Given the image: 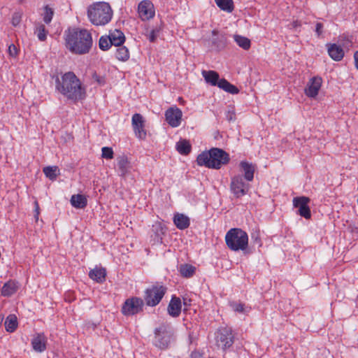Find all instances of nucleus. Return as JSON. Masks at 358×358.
<instances>
[{"label": "nucleus", "mask_w": 358, "mask_h": 358, "mask_svg": "<svg viewBox=\"0 0 358 358\" xmlns=\"http://www.w3.org/2000/svg\"><path fill=\"white\" fill-rule=\"evenodd\" d=\"M55 90L73 102L85 99L87 95L85 87L72 71L55 77Z\"/></svg>", "instance_id": "f257e3e1"}, {"label": "nucleus", "mask_w": 358, "mask_h": 358, "mask_svg": "<svg viewBox=\"0 0 358 358\" xmlns=\"http://www.w3.org/2000/svg\"><path fill=\"white\" fill-rule=\"evenodd\" d=\"M68 50L76 55L87 54L93 44L91 33L85 29H73L66 37Z\"/></svg>", "instance_id": "f03ea898"}, {"label": "nucleus", "mask_w": 358, "mask_h": 358, "mask_svg": "<svg viewBox=\"0 0 358 358\" xmlns=\"http://www.w3.org/2000/svg\"><path fill=\"white\" fill-rule=\"evenodd\" d=\"M229 161V155L224 150L217 148L201 152L196 159L199 166L215 169H219L222 165L227 164Z\"/></svg>", "instance_id": "7ed1b4c3"}, {"label": "nucleus", "mask_w": 358, "mask_h": 358, "mask_svg": "<svg viewBox=\"0 0 358 358\" xmlns=\"http://www.w3.org/2000/svg\"><path fill=\"white\" fill-rule=\"evenodd\" d=\"M87 17L94 25L103 26L111 20L113 10L108 3L96 2L87 8Z\"/></svg>", "instance_id": "20e7f679"}, {"label": "nucleus", "mask_w": 358, "mask_h": 358, "mask_svg": "<svg viewBox=\"0 0 358 358\" xmlns=\"http://www.w3.org/2000/svg\"><path fill=\"white\" fill-rule=\"evenodd\" d=\"M227 247L232 251L245 250L248 245V236L239 228H233L225 236Z\"/></svg>", "instance_id": "39448f33"}, {"label": "nucleus", "mask_w": 358, "mask_h": 358, "mask_svg": "<svg viewBox=\"0 0 358 358\" xmlns=\"http://www.w3.org/2000/svg\"><path fill=\"white\" fill-rule=\"evenodd\" d=\"M173 332L171 328L167 325L162 324L155 330L154 344L160 349L168 348Z\"/></svg>", "instance_id": "423d86ee"}, {"label": "nucleus", "mask_w": 358, "mask_h": 358, "mask_svg": "<svg viewBox=\"0 0 358 358\" xmlns=\"http://www.w3.org/2000/svg\"><path fill=\"white\" fill-rule=\"evenodd\" d=\"M166 287L162 285H153L145 292L144 300L149 306H157L166 293Z\"/></svg>", "instance_id": "0eeeda50"}, {"label": "nucleus", "mask_w": 358, "mask_h": 358, "mask_svg": "<svg viewBox=\"0 0 358 358\" xmlns=\"http://www.w3.org/2000/svg\"><path fill=\"white\" fill-rule=\"evenodd\" d=\"M250 184L244 182L241 175L231 178L230 189L236 198L246 195L250 189Z\"/></svg>", "instance_id": "6e6552de"}, {"label": "nucleus", "mask_w": 358, "mask_h": 358, "mask_svg": "<svg viewBox=\"0 0 358 358\" xmlns=\"http://www.w3.org/2000/svg\"><path fill=\"white\" fill-rule=\"evenodd\" d=\"M143 301L141 298L132 297L127 299L122 307V313L125 316L136 315L143 310Z\"/></svg>", "instance_id": "1a4fd4ad"}, {"label": "nucleus", "mask_w": 358, "mask_h": 358, "mask_svg": "<svg viewBox=\"0 0 358 358\" xmlns=\"http://www.w3.org/2000/svg\"><path fill=\"white\" fill-rule=\"evenodd\" d=\"M182 117V110L177 106H172L165 112V119L171 127H178L181 124Z\"/></svg>", "instance_id": "9d476101"}, {"label": "nucleus", "mask_w": 358, "mask_h": 358, "mask_svg": "<svg viewBox=\"0 0 358 358\" xmlns=\"http://www.w3.org/2000/svg\"><path fill=\"white\" fill-rule=\"evenodd\" d=\"M309 202L310 199L306 196L294 197L293 199V205L295 208H299V214L306 219H309L311 217L310 210L308 207Z\"/></svg>", "instance_id": "9b49d317"}, {"label": "nucleus", "mask_w": 358, "mask_h": 358, "mask_svg": "<svg viewBox=\"0 0 358 358\" xmlns=\"http://www.w3.org/2000/svg\"><path fill=\"white\" fill-rule=\"evenodd\" d=\"M138 13L140 18L143 21L152 18L155 16V8L152 3L149 0L141 1L138 6Z\"/></svg>", "instance_id": "f8f14e48"}, {"label": "nucleus", "mask_w": 358, "mask_h": 358, "mask_svg": "<svg viewBox=\"0 0 358 358\" xmlns=\"http://www.w3.org/2000/svg\"><path fill=\"white\" fill-rule=\"evenodd\" d=\"M322 79L320 76H314L311 78L307 83L304 90L305 94L307 96L315 98L317 96L319 91L321 88Z\"/></svg>", "instance_id": "ddd939ff"}, {"label": "nucleus", "mask_w": 358, "mask_h": 358, "mask_svg": "<svg viewBox=\"0 0 358 358\" xmlns=\"http://www.w3.org/2000/svg\"><path fill=\"white\" fill-rule=\"evenodd\" d=\"M131 122L136 136L140 139L145 138L146 136V131L145 129V122L143 116L139 113H135L132 116Z\"/></svg>", "instance_id": "4468645a"}, {"label": "nucleus", "mask_w": 358, "mask_h": 358, "mask_svg": "<svg viewBox=\"0 0 358 358\" xmlns=\"http://www.w3.org/2000/svg\"><path fill=\"white\" fill-rule=\"evenodd\" d=\"M217 342L223 349L229 348L234 343V336L231 329L222 328L219 331Z\"/></svg>", "instance_id": "2eb2a0df"}, {"label": "nucleus", "mask_w": 358, "mask_h": 358, "mask_svg": "<svg viewBox=\"0 0 358 358\" xmlns=\"http://www.w3.org/2000/svg\"><path fill=\"white\" fill-rule=\"evenodd\" d=\"M47 338L43 333H38L34 336L31 340V346L36 352H43L46 350Z\"/></svg>", "instance_id": "dca6fc26"}, {"label": "nucleus", "mask_w": 358, "mask_h": 358, "mask_svg": "<svg viewBox=\"0 0 358 358\" xmlns=\"http://www.w3.org/2000/svg\"><path fill=\"white\" fill-rule=\"evenodd\" d=\"M117 164L118 167L119 175L122 178H125L131 169L130 162L127 156L125 155L118 156L117 157Z\"/></svg>", "instance_id": "f3484780"}, {"label": "nucleus", "mask_w": 358, "mask_h": 358, "mask_svg": "<svg viewBox=\"0 0 358 358\" xmlns=\"http://www.w3.org/2000/svg\"><path fill=\"white\" fill-rule=\"evenodd\" d=\"M181 300L180 298L173 296L167 308L168 313L173 317H177L181 313Z\"/></svg>", "instance_id": "a211bd4d"}, {"label": "nucleus", "mask_w": 358, "mask_h": 358, "mask_svg": "<svg viewBox=\"0 0 358 358\" xmlns=\"http://www.w3.org/2000/svg\"><path fill=\"white\" fill-rule=\"evenodd\" d=\"M328 53L330 57L335 61H341L344 57V50L335 43L328 44Z\"/></svg>", "instance_id": "6ab92c4d"}, {"label": "nucleus", "mask_w": 358, "mask_h": 358, "mask_svg": "<svg viewBox=\"0 0 358 358\" xmlns=\"http://www.w3.org/2000/svg\"><path fill=\"white\" fill-rule=\"evenodd\" d=\"M173 220L176 227L180 230L188 228L190 224L189 218L182 213L175 214Z\"/></svg>", "instance_id": "aec40b11"}, {"label": "nucleus", "mask_w": 358, "mask_h": 358, "mask_svg": "<svg viewBox=\"0 0 358 358\" xmlns=\"http://www.w3.org/2000/svg\"><path fill=\"white\" fill-rule=\"evenodd\" d=\"M240 167L244 174V178L248 182L252 181L254 178L255 166L251 163L241 162Z\"/></svg>", "instance_id": "412c9836"}, {"label": "nucleus", "mask_w": 358, "mask_h": 358, "mask_svg": "<svg viewBox=\"0 0 358 358\" xmlns=\"http://www.w3.org/2000/svg\"><path fill=\"white\" fill-rule=\"evenodd\" d=\"M89 276L92 280L101 283L106 280V271L102 267H95L90 271Z\"/></svg>", "instance_id": "4be33fe9"}, {"label": "nucleus", "mask_w": 358, "mask_h": 358, "mask_svg": "<svg viewBox=\"0 0 358 358\" xmlns=\"http://www.w3.org/2000/svg\"><path fill=\"white\" fill-rule=\"evenodd\" d=\"M111 41L112 45L120 46L122 45L125 41V36L122 31L118 29L110 31L108 36Z\"/></svg>", "instance_id": "5701e85b"}, {"label": "nucleus", "mask_w": 358, "mask_h": 358, "mask_svg": "<svg viewBox=\"0 0 358 358\" xmlns=\"http://www.w3.org/2000/svg\"><path fill=\"white\" fill-rule=\"evenodd\" d=\"M18 283L15 280H9L6 282L1 289V295L3 296H10L18 289Z\"/></svg>", "instance_id": "b1692460"}, {"label": "nucleus", "mask_w": 358, "mask_h": 358, "mask_svg": "<svg viewBox=\"0 0 358 358\" xmlns=\"http://www.w3.org/2000/svg\"><path fill=\"white\" fill-rule=\"evenodd\" d=\"M71 205L76 208H84L87 204V200L83 194H74L71 198Z\"/></svg>", "instance_id": "393cba45"}, {"label": "nucleus", "mask_w": 358, "mask_h": 358, "mask_svg": "<svg viewBox=\"0 0 358 358\" xmlns=\"http://www.w3.org/2000/svg\"><path fill=\"white\" fill-rule=\"evenodd\" d=\"M217 86L225 92L232 94H236L239 92L238 89L236 86L231 84L224 78L220 79Z\"/></svg>", "instance_id": "a878e982"}, {"label": "nucleus", "mask_w": 358, "mask_h": 358, "mask_svg": "<svg viewBox=\"0 0 358 358\" xmlns=\"http://www.w3.org/2000/svg\"><path fill=\"white\" fill-rule=\"evenodd\" d=\"M202 75L206 81L210 83L213 86H216L220 80L219 74L214 71H203Z\"/></svg>", "instance_id": "bb28decb"}, {"label": "nucleus", "mask_w": 358, "mask_h": 358, "mask_svg": "<svg viewBox=\"0 0 358 358\" xmlns=\"http://www.w3.org/2000/svg\"><path fill=\"white\" fill-rule=\"evenodd\" d=\"M152 231L155 233L156 237L158 239V241H162V236L165 234L166 231V227L164 224H163L160 222H156L152 227Z\"/></svg>", "instance_id": "cd10ccee"}, {"label": "nucleus", "mask_w": 358, "mask_h": 358, "mask_svg": "<svg viewBox=\"0 0 358 358\" xmlns=\"http://www.w3.org/2000/svg\"><path fill=\"white\" fill-rule=\"evenodd\" d=\"M5 328L8 332H13L17 327V317L15 315H9L5 321Z\"/></svg>", "instance_id": "c85d7f7f"}, {"label": "nucleus", "mask_w": 358, "mask_h": 358, "mask_svg": "<svg viewBox=\"0 0 358 358\" xmlns=\"http://www.w3.org/2000/svg\"><path fill=\"white\" fill-rule=\"evenodd\" d=\"M217 6L222 10L231 13L234 9L233 0H215Z\"/></svg>", "instance_id": "c756f323"}, {"label": "nucleus", "mask_w": 358, "mask_h": 358, "mask_svg": "<svg viewBox=\"0 0 358 358\" xmlns=\"http://www.w3.org/2000/svg\"><path fill=\"white\" fill-rule=\"evenodd\" d=\"M176 150L181 155H188L191 151V145L187 140H181L176 143Z\"/></svg>", "instance_id": "7c9ffc66"}, {"label": "nucleus", "mask_w": 358, "mask_h": 358, "mask_svg": "<svg viewBox=\"0 0 358 358\" xmlns=\"http://www.w3.org/2000/svg\"><path fill=\"white\" fill-rule=\"evenodd\" d=\"M234 39L236 41V43H237V45L239 47L242 48L243 50H247L250 49V45H251V42H250V40L249 38H248L247 37H245V36H243L241 35H238V34H235V35H234Z\"/></svg>", "instance_id": "2f4dec72"}, {"label": "nucleus", "mask_w": 358, "mask_h": 358, "mask_svg": "<svg viewBox=\"0 0 358 358\" xmlns=\"http://www.w3.org/2000/svg\"><path fill=\"white\" fill-rule=\"evenodd\" d=\"M117 47V48L115 54L116 58L120 61H127L129 58V52L128 48L125 46H122V45Z\"/></svg>", "instance_id": "473e14b6"}, {"label": "nucleus", "mask_w": 358, "mask_h": 358, "mask_svg": "<svg viewBox=\"0 0 358 358\" xmlns=\"http://www.w3.org/2000/svg\"><path fill=\"white\" fill-rule=\"evenodd\" d=\"M180 273L185 278H190L195 273L196 268L190 264H182L179 268Z\"/></svg>", "instance_id": "72a5a7b5"}, {"label": "nucleus", "mask_w": 358, "mask_h": 358, "mask_svg": "<svg viewBox=\"0 0 358 358\" xmlns=\"http://www.w3.org/2000/svg\"><path fill=\"white\" fill-rule=\"evenodd\" d=\"M230 307L234 311L243 314H248L251 310L250 306H245L242 303H237L234 301L230 303Z\"/></svg>", "instance_id": "f704fd0d"}, {"label": "nucleus", "mask_w": 358, "mask_h": 358, "mask_svg": "<svg viewBox=\"0 0 358 358\" xmlns=\"http://www.w3.org/2000/svg\"><path fill=\"white\" fill-rule=\"evenodd\" d=\"M34 34L37 36L39 41H45L46 40L48 31L43 24H38L35 28Z\"/></svg>", "instance_id": "c9c22d12"}, {"label": "nucleus", "mask_w": 358, "mask_h": 358, "mask_svg": "<svg viewBox=\"0 0 358 358\" xmlns=\"http://www.w3.org/2000/svg\"><path fill=\"white\" fill-rule=\"evenodd\" d=\"M57 166H46L43 169L44 174L51 180H54L57 178Z\"/></svg>", "instance_id": "e433bc0d"}, {"label": "nucleus", "mask_w": 358, "mask_h": 358, "mask_svg": "<svg viewBox=\"0 0 358 358\" xmlns=\"http://www.w3.org/2000/svg\"><path fill=\"white\" fill-rule=\"evenodd\" d=\"M54 15V10L52 8H50L49 6H45L44 7V12H43V21L46 24H49L53 17Z\"/></svg>", "instance_id": "4c0bfd02"}, {"label": "nucleus", "mask_w": 358, "mask_h": 358, "mask_svg": "<svg viewBox=\"0 0 358 358\" xmlns=\"http://www.w3.org/2000/svg\"><path fill=\"white\" fill-rule=\"evenodd\" d=\"M112 45L111 41L109 37L107 36H101L99 41V48L102 50H108Z\"/></svg>", "instance_id": "58836bf2"}, {"label": "nucleus", "mask_w": 358, "mask_h": 358, "mask_svg": "<svg viewBox=\"0 0 358 358\" xmlns=\"http://www.w3.org/2000/svg\"><path fill=\"white\" fill-rule=\"evenodd\" d=\"M101 157L106 159H112L114 157V152L111 148L103 147L101 149Z\"/></svg>", "instance_id": "ea45409f"}, {"label": "nucleus", "mask_w": 358, "mask_h": 358, "mask_svg": "<svg viewBox=\"0 0 358 358\" xmlns=\"http://www.w3.org/2000/svg\"><path fill=\"white\" fill-rule=\"evenodd\" d=\"M158 29H153L150 31L149 34H146V36L150 42H154L158 36Z\"/></svg>", "instance_id": "a19ab883"}, {"label": "nucleus", "mask_w": 358, "mask_h": 358, "mask_svg": "<svg viewBox=\"0 0 358 358\" xmlns=\"http://www.w3.org/2000/svg\"><path fill=\"white\" fill-rule=\"evenodd\" d=\"M8 54L11 57H16L18 54V50L14 44H10L8 46Z\"/></svg>", "instance_id": "79ce46f5"}, {"label": "nucleus", "mask_w": 358, "mask_h": 358, "mask_svg": "<svg viewBox=\"0 0 358 358\" xmlns=\"http://www.w3.org/2000/svg\"><path fill=\"white\" fill-rule=\"evenodd\" d=\"M20 21H21L20 15L18 13H14L12 17V20H11L12 24L14 27H16L20 23Z\"/></svg>", "instance_id": "37998d69"}, {"label": "nucleus", "mask_w": 358, "mask_h": 358, "mask_svg": "<svg viewBox=\"0 0 358 358\" xmlns=\"http://www.w3.org/2000/svg\"><path fill=\"white\" fill-rule=\"evenodd\" d=\"M226 118L229 121H233L236 119V113L234 110H228L226 114Z\"/></svg>", "instance_id": "c03bdc74"}, {"label": "nucleus", "mask_w": 358, "mask_h": 358, "mask_svg": "<svg viewBox=\"0 0 358 358\" xmlns=\"http://www.w3.org/2000/svg\"><path fill=\"white\" fill-rule=\"evenodd\" d=\"M323 24L321 22H317L315 25V32L320 36L322 33Z\"/></svg>", "instance_id": "a18cd8bd"}, {"label": "nucleus", "mask_w": 358, "mask_h": 358, "mask_svg": "<svg viewBox=\"0 0 358 358\" xmlns=\"http://www.w3.org/2000/svg\"><path fill=\"white\" fill-rule=\"evenodd\" d=\"M34 207H35V219L36 220H38V215H39V205L37 201H34Z\"/></svg>", "instance_id": "49530a36"}, {"label": "nucleus", "mask_w": 358, "mask_h": 358, "mask_svg": "<svg viewBox=\"0 0 358 358\" xmlns=\"http://www.w3.org/2000/svg\"><path fill=\"white\" fill-rule=\"evenodd\" d=\"M355 64L356 69L358 70V51H356L354 54Z\"/></svg>", "instance_id": "de8ad7c7"}, {"label": "nucleus", "mask_w": 358, "mask_h": 358, "mask_svg": "<svg viewBox=\"0 0 358 358\" xmlns=\"http://www.w3.org/2000/svg\"><path fill=\"white\" fill-rule=\"evenodd\" d=\"M255 241H256L257 243H259V245H261V240H260V238H259V236H257L255 237Z\"/></svg>", "instance_id": "09e8293b"}, {"label": "nucleus", "mask_w": 358, "mask_h": 358, "mask_svg": "<svg viewBox=\"0 0 358 358\" xmlns=\"http://www.w3.org/2000/svg\"><path fill=\"white\" fill-rule=\"evenodd\" d=\"M298 26H300V24L298 23V22H293V27H297Z\"/></svg>", "instance_id": "8fccbe9b"}, {"label": "nucleus", "mask_w": 358, "mask_h": 358, "mask_svg": "<svg viewBox=\"0 0 358 358\" xmlns=\"http://www.w3.org/2000/svg\"><path fill=\"white\" fill-rule=\"evenodd\" d=\"M3 320V317L0 316V324L2 322Z\"/></svg>", "instance_id": "3c124183"}, {"label": "nucleus", "mask_w": 358, "mask_h": 358, "mask_svg": "<svg viewBox=\"0 0 358 358\" xmlns=\"http://www.w3.org/2000/svg\"><path fill=\"white\" fill-rule=\"evenodd\" d=\"M183 303H184V305L187 306V302H186V301H185V299H184V301H183Z\"/></svg>", "instance_id": "603ef678"}]
</instances>
